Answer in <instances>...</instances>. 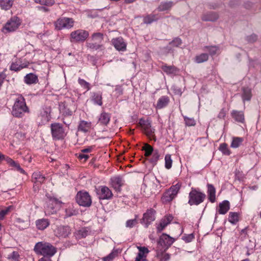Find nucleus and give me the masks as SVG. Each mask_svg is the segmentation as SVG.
I'll return each instance as SVG.
<instances>
[{
  "mask_svg": "<svg viewBox=\"0 0 261 261\" xmlns=\"http://www.w3.org/2000/svg\"><path fill=\"white\" fill-rule=\"evenodd\" d=\"M34 251L38 255L53 256L57 252V248L50 243L41 241L35 244Z\"/></svg>",
  "mask_w": 261,
  "mask_h": 261,
  "instance_id": "nucleus-1",
  "label": "nucleus"
},
{
  "mask_svg": "<svg viewBox=\"0 0 261 261\" xmlns=\"http://www.w3.org/2000/svg\"><path fill=\"white\" fill-rule=\"evenodd\" d=\"M29 112V109L26 105L25 99L21 95H19L15 99L12 108V115L17 118L22 117L25 113Z\"/></svg>",
  "mask_w": 261,
  "mask_h": 261,
  "instance_id": "nucleus-2",
  "label": "nucleus"
},
{
  "mask_svg": "<svg viewBox=\"0 0 261 261\" xmlns=\"http://www.w3.org/2000/svg\"><path fill=\"white\" fill-rule=\"evenodd\" d=\"M206 198L205 193L200 191L199 189L192 188L189 194L188 204L192 206L193 205H198L202 203Z\"/></svg>",
  "mask_w": 261,
  "mask_h": 261,
  "instance_id": "nucleus-3",
  "label": "nucleus"
},
{
  "mask_svg": "<svg viewBox=\"0 0 261 261\" xmlns=\"http://www.w3.org/2000/svg\"><path fill=\"white\" fill-rule=\"evenodd\" d=\"M180 188L181 184L179 182L172 186L163 194L162 197V202L167 203L172 201L177 196Z\"/></svg>",
  "mask_w": 261,
  "mask_h": 261,
  "instance_id": "nucleus-4",
  "label": "nucleus"
},
{
  "mask_svg": "<svg viewBox=\"0 0 261 261\" xmlns=\"http://www.w3.org/2000/svg\"><path fill=\"white\" fill-rule=\"evenodd\" d=\"M52 137L54 140H61L66 136V133L63 125L59 123H53L50 124Z\"/></svg>",
  "mask_w": 261,
  "mask_h": 261,
  "instance_id": "nucleus-5",
  "label": "nucleus"
},
{
  "mask_svg": "<svg viewBox=\"0 0 261 261\" xmlns=\"http://www.w3.org/2000/svg\"><path fill=\"white\" fill-rule=\"evenodd\" d=\"M76 201L80 206L89 207L92 203V199L89 193L85 191H80L76 196Z\"/></svg>",
  "mask_w": 261,
  "mask_h": 261,
  "instance_id": "nucleus-6",
  "label": "nucleus"
},
{
  "mask_svg": "<svg viewBox=\"0 0 261 261\" xmlns=\"http://www.w3.org/2000/svg\"><path fill=\"white\" fill-rule=\"evenodd\" d=\"M95 191L99 200H110L112 198L113 196L111 190L106 186L95 187Z\"/></svg>",
  "mask_w": 261,
  "mask_h": 261,
  "instance_id": "nucleus-7",
  "label": "nucleus"
},
{
  "mask_svg": "<svg viewBox=\"0 0 261 261\" xmlns=\"http://www.w3.org/2000/svg\"><path fill=\"white\" fill-rule=\"evenodd\" d=\"M89 32L84 30H77L70 33V41L71 42H83L88 37Z\"/></svg>",
  "mask_w": 261,
  "mask_h": 261,
  "instance_id": "nucleus-8",
  "label": "nucleus"
},
{
  "mask_svg": "<svg viewBox=\"0 0 261 261\" xmlns=\"http://www.w3.org/2000/svg\"><path fill=\"white\" fill-rule=\"evenodd\" d=\"M73 19L68 17L60 18L55 22L56 29L58 30H61L63 29H70L73 27Z\"/></svg>",
  "mask_w": 261,
  "mask_h": 261,
  "instance_id": "nucleus-9",
  "label": "nucleus"
},
{
  "mask_svg": "<svg viewBox=\"0 0 261 261\" xmlns=\"http://www.w3.org/2000/svg\"><path fill=\"white\" fill-rule=\"evenodd\" d=\"M21 22V21L18 17H13L6 23L3 31L5 33L14 32L18 28Z\"/></svg>",
  "mask_w": 261,
  "mask_h": 261,
  "instance_id": "nucleus-10",
  "label": "nucleus"
},
{
  "mask_svg": "<svg viewBox=\"0 0 261 261\" xmlns=\"http://www.w3.org/2000/svg\"><path fill=\"white\" fill-rule=\"evenodd\" d=\"M51 109L50 107H42L38 114V118L40 119V124H45L50 119Z\"/></svg>",
  "mask_w": 261,
  "mask_h": 261,
  "instance_id": "nucleus-11",
  "label": "nucleus"
},
{
  "mask_svg": "<svg viewBox=\"0 0 261 261\" xmlns=\"http://www.w3.org/2000/svg\"><path fill=\"white\" fill-rule=\"evenodd\" d=\"M155 211L152 208L148 210L146 213L143 214L142 220V223L145 225V227H147L148 225L153 221L155 220Z\"/></svg>",
  "mask_w": 261,
  "mask_h": 261,
  "instance_id": "nucleus-12",
  "label": "nucleus"
},
{
  "mask_svg": "<svg viewBox=\"0 0 261 261\" xmlns=\"http://www.w3.org/2000/svg\"><path fill=\"white\" fill-rule=\"evenodd\" d=\"M174 239L169 235L163 233L160 238L158 244L166 250L174 242Z\"/></svg>",
  "mask_w": 261,
  "mask_h": 261,
  "instance_id": "nucleus-13",
  "label": "nucleus"
},
{
  "mask_svg": "<svg viewBox=\"0 0 261 261\" xmlns=\"http://www.w3.org/2000/svg\"><path fill=\"white\" fill-rule=\"evenodd\" d=\"M110 185L116 191L120 192L121 191V187L124 184V180L120 176H116L111 178Z\"/></svg>",
  "mask_w": 261,
  "mask_h": 261,
  "instance_id": "nucleus-14",
  "label": "nucleus"
},
{
  "mask_svg": "<svg viewBox=\"0 0 261 261\" xmlns=\"http://www.w3.org/2000/svg\"><path fill=\"white\" fill-rule=\"evenodd\" d=\"M112 42L115 48L119 51H125L126 48V44L121 37L114 38Z\"/></svg>",
  "mask_w": 261,
  "mask_h": 261,
  "instance_id": "nucleus-15",
  "label": "nucleus"
},
{
  "mask_svg": "<svg viewBox=\"0 0 261 261\" xmlns=\"http://www.w3.org/2000/svg\"><path fill=\"white\" fill-rule=\"evenodd\" d=\"M32 181L35 185V186L37 187L43 183L45 180V176L39 171L34 172L32 174Z\"/></svg>",
  "mask_w": 261,
  "mask_h": 261,
  "instance_id": "nucleus-16",
  "label": "nucleus"
},
{
  "mask_svg": "<svg viewBox=\"0 0 261 261\" xmlns=\"http://www.w3.org/2000/svg\"><path fill=\"white\" fill-rule=\"evenodd\" d=\"M218 18V14L215 12H210L204 13L201 16V19L204 21H215Z\"/></svg>",
  "mask_w": 261,
  "mask_h": 261,
  "instance_id": "nucleus-17",
  "label": "nucleus"
},
{
  "mask_svg": "<svg viewBox=\"0 0 261 261\" xmlns=\"http://www.w3.org/2000/svg\"><path fill=\"white\" fill-rule=\"evenodd\" d=\"M207 194L208 199L212 203H214L216 201V189L214 186L210 184H207Z\"/></svg>",
  "mask_w": 261,
  "mask_h": 261,
  "instance_id": "nucleus-18",
  "label": "nucleus"
},
{
  "mask_svg": "<svg viewBox=\"0 0 261 261\" xmlns=\"http://www.w3.org/2000/svg\"><path fill=\"white\" fill-rule=\"evenodd\" d=\"M110 114L103 111L98 117V123L100 125L107 126L110 122Z\"/></svg>",
  "mask_w": 261,
  "mask_h": 261,
  "instance_id": "nucleus-19",
  "label": "nucleus"
},
{
  "mask_svg": "<svg viewBox=\"0 0 261 261\" xmlns=\"http://www.w3.org/2000/svg\"><path fill=\"white\" fill-rule=\"evenodd\" d=\"M170 101L167 96H162L158 100L155 106L157 109H161L167 106Z\"/></svg>",
  "mask_w": 261,
  "mask_h": 261,
  "instance_id": "nucleus-20",
  "label": "nucleus"
},
{
  "mask_svg": "<svg viewBox=\"0 0 261 261\" xmlns=\"http://www.w3.org/2000/svg\"><path fill=\"white\" fill-rule=\"evenodd\" d=\"M24 81L28 85L35 84L38 83V78L36 74L30 73L24 76Z\"/></svg>",
  "mask_w": 261,
  "mask_h": 261,
  "instance_id": "nucleus-21",
  "label": "nucleus"
},
{
  "mask_svg": "<svg viewBox=\"0 0 261 261\" xmlns=\"http://www.w3.org/2000/svg\"><path fill=\"white\" fill-rule=\"evenodd\" d=\"M230 208V203L228 200H224L219 204L218 212L220 214H225Z\"/></svg>",
  "mask_w": 261,
  "mask_h": 261,
  "instance_id": "nucleus-22",
  "label": "nucleus"
},
{
  "mask_svg": "<svg viewBox=\"0 0 261 261\" xmlns=\"http://www.w3.org/2000/svg\"><path fill=\"white\" fill-rule=\"evenodd\" d=\"M175 4L172 1L162 2L158 6L157 9L159 11H165L170 10Z\"/></svg>",
  "mask_w": 261,
  "mask_h": 261,
  "instance_id": "nucleus-23",
  "label": "nucleus"
},
{
  "mask_svg": "<svg viewBox=\"0 0 261 261\" xmlns=\"http://www.w3.org/2000/svg\"><path fill=\"white\" fill-rule=\"evenodd\" d=\"M50 223L47 219H41L36 221V225L37 228L41 230H43L46 228L49 225Z\"/></svg>",
  "mask_w": 261,
  "mask_h": 261,
  "instance_id": "nucleus-24",
  "label": "nucleus"
},
{
  "mask_svg": "<svg viewBox=\"0 0 261 261\" xmlns=\"http://www.w3.org/2000/svg\"><path fill=\"white\" fill-rule=\"evenodd\" d=\"M91 100L93 102V103L95 105H97L99 106H102V93L100 92H93L91 93Z\"/></svg>",
  "mask_w": 261,
  "mask_h": 261,
  "instance_id": "nucleus-25",
  "label": "nucleus"
},
{
  "mask_svg": "<svg viewBox=\"0 0 261 261\" xmlns=\"http://www.w3.org/2000/svg\"><path fill=\"white\" fill-rule=\"evenodd\" d=\"M142 127L143 128L145 133L147 136H151L154 133L153 130L151 127V123L148 121H143V122H140Z\"/></svg>",
  "mask_w": 261,
  "mask_h": 261,
  "instance_id": "nucleus-26",
  "label": "nucleus"
},
{
  "mask_svg": "<svg viewBox=\"0 0 261 261\" xmlns=\"http://www.w3.org/2000/svg\"><path fill=\"white\" fill-rule=\"evenodd\" d=\"M90 230L88 227H83L75 232L76 238L78 239L86 238L90 234Z\"/></svg>",
  "mask_w": 261,
  "mask_h": 261,
  "instance_id": "nucleus-27",
  "label": "nucleus"
},
{
  "mask_svg": "<svg viewBox=\"0 0 261 261\" xmlns=\"http://www.w3.org/2000/svg\"><path fill=\"white\" fill-rule=\"evenodd\" d=\"M91 127V123L90 122L82 120L80 122L78 129L84 133H87L89 131Z\"/></svg>",
  "mask_w": 261,
  "mask_h": 261,
  "instance_id": "nucleus-28",
  "label": "nucleus"
},
{
  "mask_svg": "<svg viewBox=\"0 0 261 261\" xmlns=\"http://www.w3.org/2000/svg\"><path fill=\"white\" fill-rule=\"evenodd\" d=\"M242 97L244 101L250 100L252 97V93L251 89L248 87L243 88Z\"/></svg>",
  "mask_w": 261,
  "mask_h": 261,
  "instance_id": "nucleus-29",
  "label": "nucleus"
},
{
  "mask_svg": "<svg viewBox=\"0 0 261 261\" xmlns=\"http://www.w3.org/2000/svg\"><path fill=\"white\" fill-rule=\"evenodd\" d=\"M161 69L167 74H174L177 71V68L174 66H168L166 64L163 65Z\"/></svg>",
  "mask_w": 261,
  "mask_h": 261,
  "instance_id": "nucleus-30",
  "label": "nucleus"
},
{
  "mask_svg": "<svg viewBox=\"0 0 261 261\" xmlns=\"http://www.w3.org/2000/svg\"><path fill=\"white\" fill-rule=\"evenodd\" d=\"M232 117L237 121L243 122L244 120V114L241 111H233L231 113Z\"/></svg>",
  "mask_w": 261,
  "mask_h": 261,
  "instance_id": "nucleus-31",
  "label": "nucleus"
},
{
  "mask_svg": "<svg viewBox=\"0 0 261 261\" xmlns=\"http://www.w3.org/2000/svg\"><path fill=\"white\" fill-rule=\"evenodd\" d=\"M13 3V0H0V7L2 9L7 10L11 8Z\"/></svg>",
  "mask_w": 261,
  "mask_h": 261,
  "instance_id": "nucleus-32",
  "label": "nucleus"
},
{
  "mask_svg": "<svg viewBox=\"0 0 261 261\" xmlns=\"http://www.w3.org/2000/svg\"><path fill=\"white\" fill-rule=\"evenodd\" d=\"M87 46L92 50H101L103 48L102 44H100L97 42H88L87 43Z\"/></svg>",
  "mask_w": 261,
  "mask_h": 261,
  "instance_id": "nucleus-33",
  "label": "nucleus"
},
{
  "mask_svg": "<svg viewBox=\"0 0 261 261\" xmlns=\"http://www.w3.org/2000/svg\"><path fill=\"white\" fill-rule=\"evenodd\" d=\"M65 216L70 217L73 216H76L79 214L78 210L74 208L73 206H69L65 209Z\"/></svg>",
  "mask_w": 261,
  "mask_h": 261,
  "instance_id": "nucleus-34",
  "label": "nucleus"
},
{
  "mask_svg": "<svg viewBox=\"0 0 261 261\" xmlns=\"http://www.w3.org/2000/svg\"><path fill=\"white\" fill-rule=\"evenodd\" d=\"M157 20L158 18L155 14H150L143 18V22L145 24H150Z\"/></svg>",
  "mask_w": 261,
  "mask_h": 261,
  "instance_id": "nucleus-35",
  "label": "nucleus"
},
{
  "mask_svg": "<svg viewBox=\"0 0 261 261\" xmlns=\"http://www.w3.org/2000/svg\"><path fill=\"white\" fill-rule=\"evenodd\" d=\"M91 37L93 41L97 42L100 44H101V42L103 40V35L101 33H93Z\"/></svg>",
  "mask_w": 261,
  "mask_h": 261,
  "instance_id": "nucleus-36",
  "label": "nucleus"
},
{
  "mask_svg": "<svg viewBox=\"0 0 261 261\" xmlns=\"http://www.w3.org/2000/svg\"><path fill=\"white\" fill-rule=\"evenodd\" d=\"M208 59V55L206 53H202L196 56L195 61L197 63H201L207 61Z\"/></svg>",
  "mask_w": 261,
  "mask_h": 261,
  "instance_id": "nucleus-37",
  "label": "nucleus"
},
{
  "mask_svg": "<svg viewBox=\"0 0 261 261\" xmlns=\"http://www.w3.org/2000/svg\"><path fill=\"white\" fill-rule=\"evenodd\" d=\"M61 236L66 237L70 233V227L68 226H62L59 228Z\"/></svg>",
  "mask_w": 261,
  "mask_h": 261,
  "instance_id": "nucleus-38",
  "label": "nucleus"
},
{
  "mask_svg": "<svg viewBox=\"0 0 261 261\" xmlns=\"http://www.w3.org/2000/svg\"><path fill=\"white\" fill-rule=\"evenodd\" d=\"M142 150L145 151V155L149 156L152 154L154 150L153 147L148 144H145L142 147Z\"/></svg>",
  "mask_w": 261,
  "mask_h": 261,
  "instance_id": "nucleus-39",
  "label": "nucleus"
},
{
  "mask_svg": "<svg viewBox=\"0 0 261 261\" xmlns=\"http://www.w3.org/2000/svg\"><path fill=\"white\" fill-rule=\"evenodd\" d=\"M160 153L158 150H154V152L152 153V156L150 159L149 161L153 165H156L160 158Z\"/></svg>",
  "mask_w": 261,
  "mask_h": 261,
  "instance_id": "nucleus-40",
  "label": "nucleus"
},
{
  "mask_svg": "<svg viewBox=\"0 0 261 261\" xmlns=\"http://www.w3.org/2000/svg\"><path fill=\"white\" fill-rule=\"evenodd\" d=\"M228 220L233 224H236L239 221L238 214L237 213L230 212L229 215Z\"/></svg>",
  "mask_w": 261,
  "mask_h": 261,
  "instance_id": "nucleus-41",
  "label": "nucleus"
},
{
  "mask_svg": "<svg viewBox=\"0 0 261 261\" xmlns=\"http://www.w3.org/2000/svg\"><path fill=\"white\" fill-rule=\"evenodd\" d=\"M219 149L225 155H228L231 153L228 147L227 144L225 143H222L220 145Z\"/></svg>",
  "mask_w": 261,
  "mask_h": 261,
  "instance_id": "nucleus-42",
  "label": "nucleus"
},
{
  "mask_svg": "<svg viewBox=\"0 0 261 261\" xmlns=\"http://www.w3.org/2000/svg\"><path fill=\"white\" fill-rule=\"evenodd\" d=\"M243 139L240 137L233 138L231 143V147L232 148H238L240 146L242 142H243Z\"/></svg>",
  "mask_w": 261,
  "mask_h": 261,
  "instance_id": "nucleus-43",
  "label": "nucleus"
},
{
  "mask_svg": "<svg viewBox=\"0 0 261 261\" xmlns=\"http://www.w3.org/2000/svg\"><path fill=\"white\" fill-rule=\"evenodd\" d=\"M34 1L36 3L46 6H51L55 3V0H34Z\"/></svg>",
  "mask_w": 261,
  "mask_h": 261,
  "instance_id": "nucleus-44",
  "label": "nucleus"
},
{
  "mask_svg": "<svg viewBox=\"0 0 261 261\" xmlns=\"http://www.w3.org/2000/svg\"><path fill=\"white\" fill-rule=\"evenodd\" d=\"M165 168L167 169H170L172 165V160L170 154H167L165 155Z\"/></svg>",
  "mask_w": 261,
  "mask_h": 261,
  "instance_id": "nucleus-45",
  "label": "nucleus"
},
{
  "mask_svg": "<svg viewBox=\"0 0 261 261\" xmlns=\"http://www.w3.org/2000/svg\"><path fill=\"white\" fill-rule=\"evenodd\" d=\"M156 255L160 261H168L170 258V255L167 253L158 252Z\"/></svg>",
  "mask_w": 261,
  "mask_h": 261,
  "instance_id": "nucleus-46",
  "label": "nucleus"
},
{
  "mask_svg": "<svg viewBox=\"0 0 261 261\" xmlns=\"http://www.w3.org/2000/svg\"><path fill=\"white\" fill-rule=\"evenodd\" d=\"M78 83L82 88L86 90V91H89L91 89L90 83L86 82L84 79L79 78L78 79Z\"/></svg>",
  "mask_w": 261,
  "mask_h": 261,
  "instance_id": "nucleus-47",
  "label": "nucleus"
},
{
  "mask_svg": "<svg viewBox=\"0 0 261 261\" xmlns=\"http://www.w3.org/2000/svg\"><path fill=\"white\" fill-rule=\"evenodd\" d=\"M182 43V41L180 38L177 37L174 38L172 41H171L169 45V46L167 47L170 48L171 46L173 47H179Z\"/></svg>",
  "mask_w": 261,
  "mask_h": 261,
  "instance_id": "nucleus-48",
  "label": "nucleus"
},
{
  "mask_svg": "<svg viewBox=\"0 0 261 261\" xmlns=\"http://www.w3.org/2000/svg\"><path fill=\"white\" fill-rule=\"evenodd\" d=\"M17 226L20 229H24L28 227L29 223L27 221H24L20 219H18L17 221Z\"/></svg>",
  "mask_w": 261,
  "mask_h": 261,
  "instance_id": "nucleus-49",
  "label": "nucleus"
},
{
  "mask_svg": "<svg viewBox=\"0 0 261 261\" xmlns=\"http://www.w3.org/2000/svg\"><path fill=\"white\" fill-rule=\"evenodd\" d=\"M19 254L17 251H13L8 255V259L11 261H19Z\"/></svg>",
  "mask_w": 261,
  "mask_h": 261,
  "instance_id": "nucleus-50",
  "label": "nucleus"
},
{
  "mask_svg": "<svg viewBox=\"0 0 261 261\" xmlns=\"http://www.w3.org/2000/svg\"><path fill=\"white\" fill-rule=\"evenodd\" d=\"M184 121L186 125L189 126H194L196 124L195 121L193 118H189L184 116Z\"/></svg>",
  "mask_w": 261,
  "mask_h": 261,
  "instance_id": "nucleus-51",
  "label": "nucleus"
},
{
  "mask_svg": "<svg viewBox=\"0 0 261 261\" xmlns=\"http://www.w3.org/2000/svg\"><path fill=\"white\" fill-rule=\"evenodd\" d=\"M12 208V206H9L0 211V220H3Z\"/></svg>",
  "mask_w": 261,
  "mask_h": 261,
  "instance_id": "nucleus-52",
  "label": "nucleus"
},
{
  "mask_svg": "<svg viewBox=\"0 0 261 261\" xmlns=\"http://www.w3.org/2000/svg\"><path fill=\"white\" fill-rule=\"evenodd\" d=\"M168 224L165 222L163 219H162L156 227L157 231L158 232H161L168 225Z\"/></svg>",
  "mask_w": 261,
  "mask_h": 261,
  "instance_id": "nucleus-53",
  "label": "nucleus"
},
{
  "mask_svg": "<svg viewBox=\"0 0 261 261\" xmlns=\"http://www.w3.org/2000/svg\"><path fill=\"white\" fill-rule=\"evenodd\" d=\"M206 48H207V50L209 52V54L211 56H214L216 55L218 50V47L216 46H205Z\"/></svg>",
  "mask_w": 261,
  "mask_h": 261,
  "instance_id": "nucleus-54",
  "label": "nucleus"
},
{
  "mask_svg": "<svg viewBox=\"0 0 261 261\" xmlns=\"http://www.w3.org/2000/svg\"><path fill=\"white\" fill-rule=\"evenodd\" d=\"M138 249L139 250L138 254H140V255L146 257L147 254L149 253V250L145 247L139 246L138 247Z\"/></svg>",
  "mask_w": 261,
  "mask_h": 261,
  "instance_id": "nucleus-55",
  "label": "nucleus"
},
{
  "mask_svg": "<svg viewBox=\"0 0 261 261\" xmlns=\"http://www.w3.org/2000/svg\"><path fill=\"white\" fill-rule=\"evenodd\" d=\"M137 224V220L136 218L130 219L126 222L125 226L126 227L133 228Z\"/></svg>",
  "mask_w": 261,
  "mask_h": 261,
  "instance_id": "nucleus-56",
  "label": "nucleus"
},
{
  "mask_svg": "<svg viewBox=\"0 0 261 261\" xmlns=\"http://www.w3.org/2000/svg\"><path fill=\"white\" fill-rule=\"evenodd\" d=\"M246 41L249 43H254L257 40V36L254 34L248 36L246 38Z\"/></svg>",
  "mask_w": 261,
  "mask_h": 261,
  "instance_id": "nucleus-57",
  "label": "nucleus"
},
{
  "mask_svg": "<svg viewBox=\"0 0 261 261\" xmlns=\"http://www.w3.org/2000/svg\"><path fill=\"white\" fill-rule=\"evenodd\" d=\"M23 68V67L16 63H12L10 66V69L12 71H18Z\"/></svg>",
  "mask_w": 261,
  "mask_h": 261,
  "instance_id": "nucleus-58",
  "label": "nucleus"
},
{
  "mask_svg": "<svg viewBox=\"0 0 261 261\" xmlns=\"http://www.w3.org/2000/svg\"><path fill=\"white\" fill-rule=\"evenodd\" d=\"M194 239V236L193 233H190L186 236H184L182 237V239L185 241L186 243H189L192 241Z\"/></svg>",
  "mask_w": 261,
  "mask_h": 261,
  "instance_id": "nucleus-59",
  "label": "nucleus"
},
{
  "mask_svg": "<svg viewBox=\"0 0 261 261\" xmlns=\"http://www.w3.org/2000/svg\"><path fill=\"white\" fill-rule=\"evenodd\" d=\"M12 167H15L16 170L19 171L20 173L23 174H25V171L20 167V165L18 163L15 162V164H13Z\"/></svg>",
  "mask_w": 261,
  "mask_h": 261,
  "instance_id": "nucleus-60",
  "label": "nucleus"
},
{
  "mask_svg": "<svg viewBox=\"0 0 261 261\" xmlns=\"http://www.w3.org/2000/svg\"><path fill=\"white\" fill-rule=\"evenodd\" d=\"M172 89L173 90L174 93L176 95H179L180 96L181 95L182 93V91L180 88H178L176 86H173L172 88Z\"/></svg>",
  "mask_w": 261,
  "mask_h": 261,
  "instance_id": "nucleus-61",
  "label": "nucleus"
},
{
  "mask_svg": "<svg viewBox=\"0 0 261 261\" xmlns=\"http://www.w3.org/2000/svg\"><path fill=\"white\" fill-rule=\"evenodd\" d=\"M135 261H146V256H143L140 255V254H138L136 257Z\"/></svg>",
  "mask_w": 261,
  "mask_h": 261,
  "instance_id": "nucleus-62",
  "label": "nucleus"
},
{
  "mask_svg": "<svg viewBox=\"0 0 261 261\" xmlns=\"http://www.w3.org/2000/svg\"><path fill=\"white\" fill-rule=\"evenodd\" d=\"M114 257V254L113 253H111L109 254L107 256L103 258V260L104 261H111L112 260Z\"/></svg>",
  "mask_w": 261,
  "mask_h": 261,
  "instance_id": "nucleus-63",
  "label": "nucleus"
},
{
  "mask_svg": "<svg viewBox=\"0 0 261 261\" xmlns=\"http://www.w3.org/2000/svg\"><path fill=\"white\" fill-rule=\"evenodd\" d=\"M226 115V112L224 109H222L218 114V118L223 119Z\"/></svg>",
  "mask_w": 261,
  "mask_h": 261,
  "instance_id": "nucleus-64",
  "label": "nucleus"
}]
</instances>
